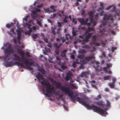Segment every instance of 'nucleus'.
<instances>
[{"mask_svg":"<svg viewBox=\"0 0 120 120\" xmlns=\"http://www.w3.org/2000/svg\"><path fill=\"white\" fill-rule=\"evenodd\" d=\"M95 103L97 105L100 106L102 107H103L105 105L104 104L103 102L101 100L97 101Z\"/></svg>","mask_w":120,"mask_h":120,"instance_id":"obj_11","label":"nucleus"},{"mask_svg":"<svg viewBox=\"0 0 120 120\" xmlns=\"http://www.w3.org/2000/svg\"><path fill=\"white\" fill-rule=\"evenodd\" d=\"M53 45L55 47V49H59L60 46V45H58V44L57 43H54Z\"/></svg>","mask_w":120,"mask_h":120,"instance_id":"obj_26","label":"nucleus"},{"mask_svg":"<svg viewBox=\"0 0 120 120\" xmlns=\"http://www.w3.org/2000/svg\"><path fill=\"white\" fill-rule=\"evenodd\" d=\"M55 52L56 53V54L58 55L59 53V50L58 49H55Z\"/></svg>","mask_w":120,"mask_h":120,"instance_id":"obj_47","label":"nucleus"},{"mask_svg":"<svg viewBox=\"0 0 120 120\" xmlns=\"http://www.w3.org/2000/svg\"><path fill=\"white\" fill-rule=\"evenodd\" d=\"M99 67V66H98L97 67H96L95 68L96 70V71H101V69L102 68H100L99 69L98 68Z\"/></svg>","mask_w":120,"mask_h":120,"instance_id":"obj_34","label":"nucleus"},{"mask_svg":"<svg viewBox=\"0 0 120 120\" xmlns=\"http://www.w3.org/2000/svg\"><path fill=\"white\" fill-rule=\"evenodd\" d=\"M79 52L80 53L83 54L84 53H86V51L85 50L81 49L79 51Z\"/></svg>","mask_w":120,"mask_h":120,"instance_id":"obj_25","label":"nucleus"},{"mask_svg":"<svg viewBox=\"0 0 120 120\" xmlns=\"http://www.w3.org/2000/svg\"><path fill=\"white\" fill-rule=\"evenodd\" d=\"M5 47L6 48V49H4V52L5 54V56L4 57V61L5 62L4 65L6 67H10L12 66H13L16 64L18 65L22 66L21 63L19 62L16 61L14 63L12 61L8 62L6 61V59L13 52V50L12 48V46L10 44L7 43L5 45Z\"/></svg>","mask_w":120,"mask_h":120,"instance_id":"obj_2","label":"nucleus"},{"mask_svg":"<svg viewBox=\"0 0 120 120\" xmlns=\"http://www.w3.org/2000/svg\"><path fill=\"white\" fill-rule=\"evenodd\" d=\"M92 34V33H89L85 36V38L89 40V39L91 37Z\"/></svg>","mask_w":120,"mask_h":120,"instance_id":"obj_16","label":"nucleus"},{"mask_svg":"<svg viewBox=\"0 0 120 120\" xmlns=\"http://www.w3.org/2000/svg\"><path fill=\"white\" fill-rule=\"evenodd\" d=\"M32 37L34 39H35L38 36V35L36 34H33L32 35Z\"/></svg>","mask_w":120,"mask_h":120,"instance_id":"obj_48","label":"nucleus"},{"mask_svg":"<svg viewBox=\"0 0 120 120\" xmlns=\"http://www.w3.org/2000/svg\"><path fill=\"white\" fill-rule=\"evenodd\" d=\"M85 11L84 10H82L81 13V14L82 15H85Z\"/></svg>","mask_w":120,"mask_h":120,"instance_id":"obj_52","label":"nucleus"},{"mask_svg":"<svg viewBox=\"0 0 120 120\" xmlns=\"http://www.w3.org/2000/svg\"><path fill=\"white\" fill-rule=\"evenodd\" d=\"M28 29L29 30L28 31L30 33H31L32 32V30L31 28L30 27H28Z\"/></svg>","mask_w":120,"mask_h":120,"instance_id":"obj_55","label":"nucleus"},{"mask_svg":"<svg viewBox=\"0 0 120 120\" xmlns=\"http://www.w3.org/2000/svg\"><path fill=\"white\" fill-rule=\"evenodd\" d=\"M115 7H113V11H114L115 12L116 15L118 16V19L119 20H120V9L118 10L119 12V13L117 10H115Z\"/></svg>","mask_w":120,"mask_h":120,"instance_id":"obj_10","label":"nucleus"},{"mask_svg":"<svg viewBox=\"0 0 120 120\" xmlns=\"http://www.w3.org/2000/svg\"><path fill=\"white\" fill-rule=\"evenodd\" d=\"M21 58L22 60L23 61H24V64H25V62L26 61H29V60H28V59L27 58H25L24 57V54L23 55H21Z\"/></svg>","mask_w":120,"mask_h":120,"instance_id":"obj_17","label":"nucleus"},{"mask_svg":"<svg viewBox=\"0 0 120 120\" xmlns=\"http://www.w3.org/2000/svg\"><path fill=\"white\" fill-rule=\"evenodd\" d=\"M57 15L58 16H59L60 17L61 16L60 14H58L57 13H56L54 14L53 15H51V18H54L56 17Z\"/></svg>","mask_w":120,"mask_h":120,"instance_id":"obj_14","label":"nucleus"},{"mask_svg":"<svg viewBox=\"0 0 120 120\" xmlns=\"http://www.w3.org/2000/svg\"><path fill=\"white\" fill-rule=\"evenodd\" d=\"M65 39L66 40H68L70 39H71V37L69 34H66L65 35Z\"/></svg>","mask_w":120,"mask_h":120,"instance_id":"obj_24","label":"nucleus"},{"mask_svg":"<svg viewBox=\"0 0 120 120\" xmlns=\"http://www.w3.org/2000/svg\"><path fill=\"white\" fill-rule=\"evenodd\" d=\"M109 19L111 21L110 23H112L113 21V19L112 17V15H108L105 14L103 18V20L101 24L100 25V27H104L105 24H107V21H109Z\"/></svg>","mask_w":120,"mask_h":120,"instance_id":"obj_6","label":"nucleus"},{"mask_svg":"<svg viewBox=\"0 0 120 120\" xmlns=\"http://www.w3.org/2000/svg\"><path fill=\"white\" fill-rule=\"evenodd\" d=\"M103 70H104L105 73H107V72L108 71V70L107 69H108L107 67H103Z\"/></svg>","mask_w":120,"mask_h":120,"instance_id":"obj_37","label":"nucleus"},{"mask_svg":"<svg viewBox=\"0 0 120 120\" xmlns=\"http://www.w3.org/2000/svg\"><path fill=\"white\" fill-rule=\"evenodd\" d=\"M87 73V72H82L80 75V76L82 77H86L87 76L86 74Z\"/></svg>","mask_w":120,"mask_h":120,"instance_id":"obj_22","label":"nucleus"},{"mask_svg":"<svg viewBox=\"0 0 120 120\" xmlns=\"http://www.w3.org/2000/svg\"><path fill=\"white\" fill-rule=\"evenodd\" d=\"M95 17L94 19L95 20V21H97L98 20V14H97L96 15H95Z\"/></svg>","mask_w":120,"mask_h":120,"instance_id":"obj_41","label":"nucleus"},{"mask_svg":"<svg viewBox=\"0 0 120 120\" xmlns=\"http://www.w3.org/2000/svg\"><path fill=\"white\" fill-rule=\"evenodd\" d=\"M92 41L96 42V41L97 36L96 35H93L92 37Z\"/></svg>","mask_w":120,"mask_h":120,"instance_id":"obj_31","label":"nucleus"},{"mask_svg":"<svg viewBox=\"0 0 120 120\" xmlns=\"http://www.w3.org/2000/svg\"><path fill=\"white\" fill-rule=\"evenodd\" d=\"M13 56L15 58V60L17 61H20L21 60L20 57L16 54L13 55Z\"/></svg>","mask_w":120,"mask_h":120,"instance_id":"obj_13","label":"nucleus"},{"mask_svg":"<svg viewBox=\"0 0 120 120\" xmlns=\"http://www.w3.org/2000/svg\"><path fill=\"white\" fill-rule=\"evenodd\" d=\"M50 81L52 83L55 85L56 87L60 89L61 91L68 94L72 102H74L75 100H76L87 108L92 109L94 112L100 114V107L95 105L94 104L90 105L86 100L77 97L78 94L76 93L73 94V92L70 90L68 87L62 86L61 83L56 82L53 79H51Z\"/></svg>","mask_w":120,"mask_h":120,"instance_id":"obj_1","label":"nucleus"},{"mask_svg":"<svg viewBox=\"0 0 120 120\" xmlns=\"http://www.w3.org/2000/svg\"><path fill=\"white\" fill-rule=\"evenodd\" d=\"M72 76V74L71 72L69 71L67 72L65 78L66 80L68 81L71 78V76Z\"/></svg>","mask_w":120,"mask_h":120,"instance_id":"obj_9","label":"nucleus"},{"mask_svg":"<svg viewBox=\"0 0 120 120\" xmlns=\"http://www.w3.org/2000/svg\"><path fill=\"white\" fill-rule=\"evenodd\" d=\"M10 31H11V32L13 34H15V32L14 29L13 28L11 29V30Z\"/></svg>","mask_w":120,"mask_h":120,"instance_id":"obj_61","label":"nucleus"},{"mask_svg":"<svg viewBox=\"0 0 120 120\" xmlns=\"http://www.w3.org/2000/svg\"><path fill=\"white\" fill-rule=\"evenodd\" d=\"M96 42L92 41H91L90 43V44L92 45H94L95 44Z\"/></svg>","mask_w":120,"mask_h":120,"instance_id":"obj_53","label":"nucleus"},{"mask_svg":"<svg viewBox=\"0 0 120 120\" xmlns=\"http://www.w3.org/2000/svg\"><path fill=\"white\" fill-rule=\"evenodd\" d=\"M53 92L54 93L55 95H59V94L57 92H55L54 90L53 91Z\"/></svg>","mask_w":120,"mask_h":120,"instance_id":"obj_64","label":"nucleus"},{"mask_svg":"<svg viewBox=\"0 0 120 120\" xmlns=\"http://www.w3.org/2000/svg\"><path fill=\"white\" fill-rule=\"evenodd\" d=\"M25 34V35H30V33L28 31L26 32Z\"/></svg>","mask_w":120,"mask_h":120,"instance_id":"obj_60","label":"nucleus"},{"mask_svg":"<svg viewBox=\"0 0 120 120\" xmlns=\"http://www.w3.org/2000/svg\"><path fill=\"white\" fill-rule=\"evenodd\" d=\"M82 48L86 49H90V47L86 45H84V46H82Z\"/></svg>","mask_w":120,"mask_h":120,"instance_id":"obj_29","label":"nucleus"},{"mask_svg":"<svg viewBox=\"0 0 120 120\" xmlns=\"http://www.w3.org/2000/svg\"><path fill=\"white\" fill-rule=\"evenodd\" d=\"M111 51L112 52H114V50L116 49V48L115 47H112Z\"/></svg>","mask_w":120,"mask_h":120,"instance_id":"obj_56","label":"nucleus"},{"mask_svg":"<svg viewBox=\"0 0 120 120\" xmlns=\"http://www.w3.org/2000/svg\"><path fill=\"white\" fill-rule=\"evenodd\" d=\"M38 2H35L34 4L33 7L35 8V11H31V13L32 14L31 15V17L33 19H35L36 17L35 16L37 12H38Z\"/></svg>","mask_w":120,"mask_h":120,"instance_id":"obj_7","label":"nucleus"},{"mask_svg":"<svg viewBox=\"0 0 120 120\" xmlns=\"http://www.w3.org/2000/svg\"><path fill=\"white\" fill-rule=\"evenodd\" d=\"M90 21L91 23H92L94 21V17H90Z\"/></svg>","mask_w":120,"mask_h":120,"instance_id":"obj_44","label":"nucleus"},{"mask_svg":"<svg viewBox=\"0 0 120 120\" xmlns=\"http://www.w3.org/2000/svg\"><path fill=\"white\" fill-rule=\"evenodd\" d=\"M69 85L72 89H77V87L73 83H69Z\"/></svg>","mask_w":120,"mask_h":120,"instance_id":"obj_21","label":"nucleus"},{"mask_svg":"<svg viewBox=\"0 0 120 120\" xmlns=\"http://www.w3.org/2000/svg\"><path fill=\"white\" fill-rule=\"evenodd\" d=\"M109 85L110 87L112 89H113L115 87V83L113 82H111L109 83Z\"/></svg>","mask_w":120,"mask_h":120,"instance_id":"obj_15","label":"nucleus"},{"mask_svg":"<svg viewBox=\"0 0 120 120\" xmlns=\"http://www.w3.org/2000/svg\"><path fill=\"white\" fill-rule=\"evenodd\" d=\"M79 62L77 60L76 61V62L74 61L72 64V66L74 67H75L76 64H79Z\"/></svg>","mask_w":120,"mask_h":120,"instance_id":"obj_30","label":"nucleus"},{"mask_svg":"<svg viewBox=\"0 0 120 120\" xmlns=\"http://www.w3.org/2000/svg\"><path fill=\"white\" fill-rule=\"evenodd\" d=\"M51 30H52V32L53 34L54 35V36H55V30L53 28V27H52L51 28Z\"/></svg>","mask_w":120,"mask_h":120,"instance_id":"obj_43","label":"nucleus"},{"mask_svg":"<svg viewBox=\"0 0 120 120\" xmlns=\"http://www.w3.org/2000/svg\"><path fill=\"white\" fill-rule=\"evenodd\" d=\"M38 71L41 72L43 75L46 74V71L43 68L39 67L38 65Z\"/></svg>","mask_w":120,"mask_h":120,"instance_id":"obj_12","label":"nucleus"},{"mask_svg":"<svg viewBox=\"0 0 120 120\" xmlns=\"http://www.w3.org/2000/svg\"><path fill=\"white\" fill-rule=\"evenodd\" d=\"M72 33L73 36H75L77 35L76 33L73 30L72 31Z\"/></svg>","mask_w":120,"mask_h":120,"instance_id":"obj_49","label":"nucleus"},{"mask_svg":"<svg viewBox=\"0 0 120 120\" xmlns=\"http://www.w3.org/2000/svg\"><path fill=\"white\" fill-rule=\"evenodd\" d=\"M38 25L40 26L41 27H42V26L41 22L38 20Z\"/></svg>","mask_w":120,"mask_h":120,"instance_id":"obj_57","label":"nucleus"},{"mask_svg":"<svg viewBox=\"0 0 120 120\" xmlns=\"http://www.w3.org/2000/svg\"><path fill=\"white\" fill-rule=\"evenodd\" d=\"M87 30L88 32H90V31H94V29L93 28L88 27V28Z\"/></svg>","mask_w":120,"mask_h":120,"instance_id":"obj_28","label":"nucleus"},{"mask_svg":"<svg viewBox=\"0 0 120 120\" xmlns=\"http://www.w3.org/2000/svg\"><path fill=\"white\" fill-rule=\"evenodd\" d=\"M13 22H12L10 23L7 24L6 25V26L7 28L9 29L10 27L12 26V25H13Z\"/></svg>","mask_w":120,"mask_h":120,"instance_id":"obj_27","label":"nucleus"},{"mask_svg":"<svg viewBox=\"0 0 120 120\" xmlns=\"http://www.w3.org/2000/svg\"><path fill=\"white\" fill-rule=\"evenodd\" d=\"M50 8L52 10L53 12H55V7L53 5H51L50 6Z\"/></svg>","mask_w":120,"mask_h":120,"instance_id":"obj_36","label":"nucleus"},{"mask_svg":"<svg viewBox=\"0 0 120 120\" xmlns=\"http://www.w3.org/2000/svg\"><path fill=\"white\" fill-rule=\"evenodd\" d=\"M111 77V75H110L105 76L104 77V80H108Z\"/></svg>","mask_w":120,"mask_h":120,"instance_id":"obj_20","label":"nucleus"},{"mask_svg":"<svg viewBox=\"0 0 120 120\" xmlns=\"http://www.w3.org/2000/svg\"><path fill=\"white\" fill-rule=\"evenodd\" d=\"M33 64L34 62L33 61L29 62L26 61L25 62V65H24V63H21L20 64H21L22 66H21L20 65V66L25 68L26 69H28L29 71H31L32 73L35 76V75L36 78L38 79V73L37 74H36L35 72L33 71L32 68L30 67V66L33 65Z\"/></svg>","mask_w":120,"mask_h":120,"instance_id":"obj_4","label":"nucleus"},{"mask_svg":"<svg viewBox=\"0 0 120 120\" xmlns=\"http://www.w3.org/2000/svg\"><path fill=\"white\" fill-rule=\"evenodd\" d=\"M54 88L53 87H51L50 84L48 86L46 87V95L48 97H49L50 96V93H52V90Z\"/></svg>","mask_w":120,"mask_h":120,"instance_id":"obj_8","label":"nucleus"},{"mask_svg":"<svg viewBox=\"0 0 120 120\" xmlns=\"http://www.w3.org/2000/svg\"><path fill=\"white\" fill-rule=\"evenodd\" d=\"M84 56L83 54H80L78 56L79 58L80 59V64L82 65L84 64H86L88 63V61H89L91 59H94L95 58L93 54H92L90 56H85L83 59Z\"/></svg>","mask_w":120,"mask_h":120,"instance_id":"obj_3","label":"nucleus"},{"mask_svg":"<svg viewBox=\"0 0 120 120\" xmlns=\"http://www.w3.org/2000/svg\"><path fill=\"white\" fill-rule=\"evenodd\" d=\"M101 98V95H99L97 97L95 98L94 99L95 100H98L99 99Z\"/></svg>","mask_w":120,"mask_h":120,"instance_id":"obj_38","label":"nucleus"},{"mask_svg":"<svg viewBox=\"0 0 120 120\" xmlns=\"http://www.w3.org/2000/svg\"><path fill=\"white\" fill-rule=\"evenodd\" d=\"M77 20L80 23L78 27L79 30H84L85 29V28L84 27H82V25H86L89 26L91 25L90 23L88 22L89 20V19L88 18L86 19H85L83 18H79Z\"/></svg>","mask_w":120,"mask_h":120,"instance_id":"obj_5","label":"nucleus"},{"mask_svg":"<svg viewBox=\"0 0 120 120\" xmlns=\"http://www.w3.org/2000/svg\"><path fill=\"white\" fill-rule=\"evenodd\" d=\"M43 6V5H38V12H41V10L39 8H42Z\"/></svg>","mask_w":120,"mask_h":120,"instance_id":"obj_40","label":"nucleus"},{"mask_svg":"<svg viewBox=\"0 0 120 120\" xmlns=\"http://www.w3.org/2000/svg\"><path fill=\"white\" fill-rule=\"evenodd\" d=\"M61 54L60 55L62 57H65L66 56V55L65 53H63L61 52Z\"/></svg>","mask_w":120,"mask_h":120,"instance_id":"obj_62","label":"nucleus"},{"mask_svg":"<svg viewBox=\"0 0 120 120\" xmlns=\"http://www.w3.org/2000/svg\"><path fill=\"white\" fill-rule=\"evenodd\" d=\"M17 36H21V31L19 30H18L17 31Z\"/></svg>","mask_w":120,"mask_h":120,"instance_id":"obj_33","label":"nucleus"},{"mask_svg":"<svg viewBox=\"0 0 120 120\" xmlns=\"http://www.w3.org/2000/svg\"><path fill=\"white\" fill-rule=\"evenodd\" d=\"M72 22L73 23L75 24H76L77 23V20L75 19L74 18H73L72 20Z\"/></svg>","mask_w":120,"mask_h":120,"instance_id":"obj_50","label":"nucleus"},{"mask_svg":"<svg viewBox=\"0 0 120 120\" xmlns=\"http://www.w3.org/2000/svg\"><path fill=\"white\" fill-rule=\"evenodd\" d=\"M43 9L45 11V13H50L52 12L48 8H46V9L43 8Z\"/></svg>","mask_w":120,"mask_h":120,"instance_id":"obj_23","label":"nucleus"},{"mask_svg":"<svg viewBox=\"0 0 120 120\" xmlns=\"http://www.w3.org/2000/svg\"><path fill=\"white\" fill-rule=\"evenodd\" d=\"M107 41L106 40H105L104 41H102L101 43V45L103 47H105L106 45Z\"/></svg>","mask_w":120,"mask_h":120,"instance_id":"obj_19","label":"nucleus"},{"mask_svg":"<svg viewBox=\"0 0 120 120\" xmlns=\"http://www.w3.org/2000/svg\"><path fill=\"white\" fill-rule=\"evenodd\" d=\"M110 102L108 101H106V105H105V106H106L107 107H109L110 105Z\"/></svg>","mask_w":120,"mask_h":120,"instance_id":"obj_35","label":"nucleus"},{"mask_svg":"<svg viewBox=\"0 0 120 120\" xmlns=\"http://www.w3.org/2000/svg\"><path fill=\"white\" fill-rule=\"evenodd\" d=\"M112 82L115 83L116 82V79L115 77H112Z\"/></svg>","mask_w":120,"mask_h":120,"instance_id":"obj_42","label":"nucleus"},{"mask_svg":"<svg viewBox=\"0 0 120 120\" xmlns=\"http://www.w3.org/2000/svg\"><path fill=\"white\" fill-rule=\"evenodd\" d=\"M61 68L63 70L67 68V67L64 64H62L61 65Z\"/></svg>","mask_w":120,"mask_h":120,"instance_id":"obj_45","label":"nucleus"},{"mask_svg":"<svg viewBox=\"0 0 120 120\" xmlns=\"http://www.w3.org/2000/svg\"><path fill=\"white\" fill-rule=\"evenodd\" d=\"M83 41L84 42H85V43H87L88 42V41H89V40L86 38H84L83 40Z\"/></svg>","mask_w":120,"mask_h":120,"instance_id":"obj_46","label":"nucleus"},{"mask_svg":"<svg viewBox=\"0 0 120 120\" xmlns=\"http://www.w3.org/2000/svg\"><path fill=\"white\" fill-rule=\"evenodd\" d=\"M112 6L111 5H110L109 6L107 7L106 9V10H109L112 7Z\"/></svg>","mask_w":120,"mask_h":120,"instance_id":"obj_54","label":"nucleus"},{"mask_svg":"<svg viewBox=\"0 0 120 120\" xmlns=\"http://www.w3.org/2000/svg\"><path fill=\"white\" fill-rule=\"evenodd\" d=\"M105 31V29L104 28L102 29H100V30L99 32H100L102 33L104 32Z\"/></svg>","mask_w":120,"mask_h":120,"instance_id":"obj_58","label":"nucleus"},{"mask_svg":"<svg viewBox=\"0 0 120 120\" xmlns=\"http://www.w3.org/2000/svg\"><path fill=\"white\" fill-rule=\"evenodd\" d=\"M57 23L58 24V26L59 27H61V24L59 22H57Z\"/></svg>","mask_w":120,"mask_h":120,"instance_id":"obj_63","label":"nucleus"},{"mask_svg":"<svg viewBox=\"0 0 120 120\" xmlns=\"http://www.w3.org/2000/svg\"><path fill=\"white\" fill-rule=\"evenodd\" d=\"M108 31L110 32L112 34L114 35L115 34V32L113 30H111L110 28L109 29Z\"/></svg>","mask_w":120,"mask_h":120,"instance_id":"obj_39","label":"nucleus"},{"mask_svg":"<svg viewBox=\"0 0 120 120\" xmlns=\"http://www.w3.org/2000/svg\"><path fill=\"white\" fill-rule=\"evenodd\" d=\"M100 6L101 7V10H103L104 8V7L103 3H100Z\"/></svg>","mask_w":120,"mask_h":120,"instance_id":"obj_51","label":"nucleus"},{"mask_svg":"<svg viewBox=\"0 0 120 120\" xmlns=\"http://www.w3.org/2000/svg\"><path fill=\"white\" fill-rule=\"evenodd\" d=\"M42 84L44 86H45L46 87L49 85L50 84L48 82H45V81H42L41 82Z\"/></svg>","mask_w":120,"mask_h":120,"instance_id":"obj_18","label":"nucleus"},{"mask_svg":"<svg viewBox=\"0 0 120 120\" xmlns=\"http://www.w3.org/2000/svg\"><path fill=\"white\" fill-rule=\"evenodd\" d=\"M90 17H94V13L92 11L89 12L88 13Z\"/></svg>","mask_w":120,"mask_h":120,"instance_id":"obj_32","label":"nucleus"},{"mask_svg":"<svg viewBox=\"0 0 120 120\" xmlns=\"http://www.w3.org/2000/svg\"><path fill=\"white\" fill-rule=\"evenodd\" d=\"M56 60L59 61V63H60V58L58 56H56Z\"/></svg>","mask_w":120,"mask_h":120,"instance_id":"obj_59","label":"nucleus"}]
</instances>
